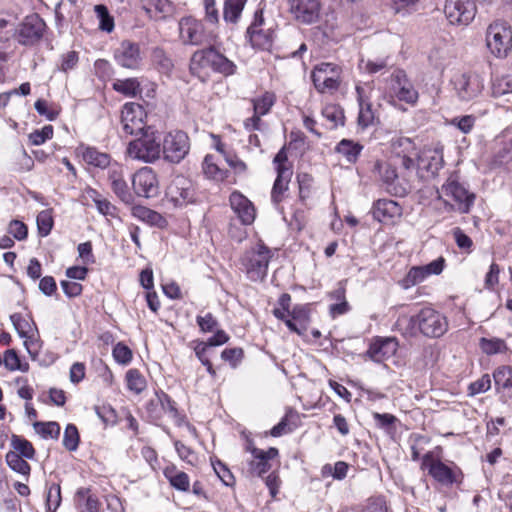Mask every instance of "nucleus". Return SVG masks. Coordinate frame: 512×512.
I'll use <instances>...</instances> for the list:
<instances>
[{"label": "nucleus", "mask_w": 512, "mask_h": 512, "mask_svg": "<svg viewBox=\"0 0 512 512\" xmlns=\"http://www.w3.org/2000/svg\"><path fill=\"white\" fill-rule=\"evenodd\" d=\"M398 348L395 337H376L369 345L366 355L374 362L381 363L384 359L393 355Z\"/></svg>", "instance_id": "4be33fe9"}, {"label": "nucleus", "mask_w": 512, "mask_h": 512, "mask_svg": "<svg viewBox=\"0 0 512 512\" xmlns=\"http://www.w3.org/2000/svg\"><path fill=\"white\" fill-rule=\"evenodd\" d=\"M62 502L60 483L46 482V512H56Z\"/></svg>", "instance_id": "e433bc0d"}, {"label": "nucleus", "mask_w": 512, "mask_h": 512, "mask_svg": "<svg viewBox=\"0 0 512 512\" xmlns=\"http://www.w3.org/2000/svg\"><path fill=\"white\" fill-rule=\"evenodd\" d=\"M487 47L498 58L506 57L512 48V30L504 21L489 25L486 33Z\"/></svg>", "instance_id": "9d476101"}, {"label": "nucleus", "mask_w": 512, "mask_h": 512, "mask_svg": "<svg viewBox=\"0 0 512 512\" xmlns=\"http://www.w3.org/2000/svg\"><path fill=\"white\" fill-rule=\"evenodd\" d=\"M131 214L136 219L152 227L163 229L168 225L166 218L162 214L142 205H134Z\"/></svg>", "instance_id": "7c9ffc66"}, {"label": "nucleus", "mask_w": 512, "mask_h": 512, "mask_svg": "<svg viewBox=\"0 0 512 512\" xmlns=\"http://www.w3.org/2000/svg\"><path fill=\"white\" fill-rule=\"evenodd\" d=\"M33 427L35 431L41 435L42 438H53L57 439L60 435V425L57 422L50 421V422H42L37 421L34 422Z\"/></svg>", "instance_id": "3c124183"}, {"label": "nucleus", "mask_w": 512, "mask_h": 512, "mask_svg": "<svg viewBox=\"0 0 512 512\" xmlns=\"http://www.w3.org/2000/svg\"><path fill=\"white\" fill-rule=\"evenodd\" d=\"M46 29L47 25L43 18L37 13H32L19 23L14 36L20 45L32 47L41 41Z\"/></svg>", "instance_id": "1a4fd4ad"}, {"label": "nucleus", "mask_w": 512, "mask_h": 512, "mask_svg": "<svg viewBox=\"0 0 512 512\" xmlns=\"http://www.w3.org/2000/svg\"><path fill=\"white\" fill-rule=\"evenodd\" d=\"M232 210L243 225H250L255 220V208L253 203L239 191H233L229 197Z\"/></svg>", "instance_id": "5701e85b"}, {"label": "nucleus", "mask_w": 512, "mask_h": 512, "mask_svg": "<svg viewBox=\"0 0 512 512\" xmlns=\"http://www.w3.org/2000/svg\"><path fill=\"white\" fill-rule=\"evenodd\" d=\"M152 58L162 73L168 74L172 71L174 64L164 49L156 47L152 51Z\"/></svg>", "instance_id": "5fc2aeb1"}, {"label": "nucleus", "mask_w": 512, "mask_h": 512, "mask_svg": "<svg viewBox=\"0 0 512 512\" xmlns=\"http://www.w3.org/2000/svg\"><path fill=\"white\" fill-rule=\"evenodd\" d=\"M291 418H298V414L292 408H288L280 421L270 429L269 435L272 437H280L286 433L292 432L293 429L289 427Z\"/></svg>", "instance_id": "a18cd8bd"}, {"label": "nucleus", "mask_w": 512, "mask_h": 512, "mask_svg": "<svg viewBox=\"0 0 512 512\" xmlns=\"http://www.w3.org/2000/svg\"><path fill=\"white\" fill-rule=\"evenodd\" d=\"M10 320L14 329L20 338L25 339L24 346L32 360L37 357V341L29 340V333L31 332V325L20 313L10 315Z\"/></svg>", "instance_id": "393cba45"}, {"label": "nucleus", "mask_w": 512, "mask_h": 512, "mask_svg": "<svg viewBox=\"0 0 512 512\" xmlns=\"http://www.w3.org/2000/svg\"><path fill=\"white\" fill-rule=\"evenodd\" d=\"M212 467L221 482L227 486L232 487L235 484V477L229 468L220 460L212 461Z\"/></svg>", "instance_id": "bf43d9fd"}, {"label": "nucleus", "mask_w": 512, "mask_h": 512, "mask_svg": "<svg viewBox=\"0 0 512 512\" xmlns=\"http://www.w3.org/2000/svg\"><path fill=\"white\" fill-rule=\"evenodd\" d=\"M421 468L427 470L428 475L442 486H459L464 480V473L456 463L446 464L435 458L432 452L423 455Z\"/></svg>", "instance_id": "7ed1b4c3"}, {"label": "nucleus", "mask_w": 512, "mask_h": 512, "mask_svg": "<svg viewBox=\"0 0 512 512\" xmlns=\"http://www.w3.org/2000/svg\"><path fill=\"white\" fill-rule=\"evenodd\" d=\"M112 355L115 361L122 365L129 364L133 357L132 350L123 342L115 344Z\"/></svg>", "instance_id": "0e129e2a"}, {"label": "nucleus", "mask_w": 512, "mask_h": 512, "mask_svg": "<svg viewBox=\"0 0 512 512\" xmlns=\"http://www.w3.org/2000/svg\"><path fill=\"white\" fill-rule=\"evenodd\" d=\"M442 191L458 203L461 213H469L475 201V194L470 192L456 178L449 177L442 185Z\"/></svg>", "instance_id": "f3484780"}, {"label": "nucleus", "mask_w": 512, "mask_h": 512, "mask_svg": "<svg viewBox=\"0 0 512 512\" xmlns=\"http://www.w3.org/2000/svg\"><path fill=\"white\" fill-rule=\"evenodd\" d=\"M362 150L363 146L351 139H342L335 147V151L341 154L350 164L357 162Z\"/></svg>", "instance_id": "2f4dec72"}, {"label": "nucleus", "mask_w": 512, "mask_h": 512, "mask_svg": "<svg viewBox=\"0 0 512 512\" xmlns=\"http://www.w3.org/2000/svg\"><path fill=\"white\" fill-rule=\"evenodd\" d=\"M479 346L483 353L486 355H496L506 353L508 346L505 340L497 337L485 338L482 337L479 341Z\"/></svg>", "instance_id": "ea45409f"}, {"label": "nucleus", "mask_w": 512, "mask_h": 512, "mask_svg": "<svg viewBox=\"0 0 512 512\" xmlns=\"http://www.w3.org/2000/svg\"><path fill=\"white\" fill-rule=\"evenodd\" d=\"M190 151V140L186 132L173 130L161 137V158L170 164H179Z\"/></svg>", "instance_id": "0eeeda50"}, {"label": "nucleus", "mask_w": 512, "mask_h": 512, "mask_svg": "<svg viewBox=\"0 0 512 512\" xmlns=\"http://www.w3.org/2000/svg\"><path fill=\"white\" fill-rule=\"evenodd\" d=\"M493 379L498 390L512 388V368L509 366H500L493 372Z\"/></svg>", "instance_id": "603ef678"}, {"label": "nucleus", "mask_w": 512, "mask_h": 512, "mask_svg": "<svg viewBox=\"0 0 512 512\" xmlns=\"http://www.w3.org/2000/svg\"><path fill=\"white\" fill-rule=\"evenodd\" d=\"M80 443V435L76 425L67 424L64 430L62 444L69 452H74L78 449Z\"/></svg>", "instance_id": "09e8293b"}, {"label": "nucleus", "mask_w": 512, "mask_h": 512, "mask_svg": "<svg viewBox=\"0 0 512 512\" xmlns=\"http://www.w3.org/2000/svg\"><path fill=\"white\" fill-rule=\"evenodd\" d=\"M166 197L174 207H183L192 203L195 199L192 181L183 175H176L166 189Z\"/></svg>", "instance_id": "ddd939ff"}, {"label": "nucleus", "mask_w": 512, "mask_h": 512, "mask_svg": "<svg viewBox=\"0 0 512 512\" xmlns=\"http://www.w3.org/2000/svg\"><path fill=\"white\" fill-rule=\"evenodd\" d=\"M208 70L228 77L236 73L237 66L210 43L207 47L196 50L189 61L190 73L199 79L203 80L202 74Z\"/></svg>", "instance_id": "f257e3e1"}, {"label": "nucleus", "mask_w": 512, "mask_h": 512, "mask_svg": "<svg viewBox=\"0 0 512 512\" xmlns=\"http://www.w3.org/2000/svg\"><path fill=\"white\" fill-rule=\"evenodd\" d=\"M247 0H225L223 7L224 21L231 24H236L244 10Z\"/></svg>", "instance_id": "f704fd0d"}, {"label": "nucleus", "mask_w": 512, "mask_h": 512, "mask_svg": "<svg viewBox=\"0 0 512 512\" xmlns=\"http://www.w3.org/2000/svg\"><path fill=\"white\" fill-rule=\"evenodd\" d=\"M2 363L9 371L28 372L29 370V364L21 361V358L15 349H8L5 351Z\"/></svg>", "instance_id": "37998d69"}, {"label": "nucleus", "mask_w": 512, "mask_h": 512, "mask_svg": "<svg viewBox=\"0 0 512 512\" xmlns=\"http://www.w3.org/2000/svg\"><path fill=\"white\" fill-rule=\"evenodd\" d=\"M279 455V450L276 447H270L267 450L260 449L253 454V460L249 462V469L251 473L262 477L271 469L269 460H272Z\"/></svg>", "instance_id": "bb28decb"}, {"label": "nucleus", "mask_w": 512, "mask_h": 512, "mask_svg": "<svg viewBox=\"0 0 512 512\" xmlns=\"http://www.w3.org/2000/svg\"><path fill=\"white\" fill-rule=\"evenodd\" d=\"M512 93V76L507 75L497 78L492 83V96L495 98L502 97Z\"/></svg>", "instance_id": "4d7b16f0"}, {"label": "nucleus", "mask_w": 512, "mask_h": 512, "mask_svg": "<svg viewBox=\"0 0 512 512\" xmlns=\"http://www.w3.org/2000/svg\"><path fill=\"white\" fill-rule=\"evenodd\" d=\"M155 395L162 410L169 413V415L175 419L176 424L181 426L185 416L179 413L176 402L162 390L156 391Z\"/></svg>", "instance_id": "72a5a7b5"}, {"label": "nucleus", "mask_w": 512, "mask_h": 512, "mask_svg": "<svg viewBox=\"0 0 512 512\" xmlns=\"http://www.w3.org/2000/svg\"><path fill=\"white\" fill-rule=\"evenodd\" d=\"M391 90L394 96L401 102L414 105L418 101V91L402 69L395 70L392 75Z\"/></svg>", "instance_id": "a211bd4d"}, {"label": "nucleus", "mask_w": 512, "mask_h": 512, "mask_svg": "<svg viewBox=\"0 0 512 512\" xmlns=\"http://www.w3.org/2000/svg\"><path fill=\"white\" fill-rule=\"evenodd\" d=\"M428 276L423 268V266H414L412 267L407 275L402 280V286L407 289L418 283L423 282Z\"/></svg>", "instance_id": "13d9d810"}, {"label": "nucleus", "mask_w": 512, "mask_h": 512, "mask_svg": "<svg viewBox=\"0 0 512 512\" xmlns=\"http://www.w3.org/2000/svg\"><path fill=\"white\" fill-rule=\"evenodd\" d=\"M512 161V137L502 141L500 148L493 156L492 163L495 166H503Z\"/></svg>", "instance_id": "8fccbe9b"}, {"label": "nucleus", "mask_w": 512, "mask_h": 512, "mask_svg": "<svg viewBox=\"0 0 512 512\" xmlns=\"http://www.w3.org/2000/svg\"><path fill=\"white\" fill-rule=\"evenodd\" d=\"M311 80L315 89L319 93H325L326 91H334L339 88L340 81L336 75H321L318 72L311 73Z\"/></svg>", "instance_id": "c9c22d12"}, {"label": "nucleus", "mask_w": 512, "mask_h": 512, "mask_svg": "<svg viewBox=\"0 0 512 512\" xmlns=\"http://www.w3.org/2000/svg\"><path fill=\"white\" fill-rule=\"evenodd\" d=\"M290 12L302 24H313L320 16V0H289Z\"/></svg>", "instance_id": "6ab92c4d"}, {"label": "nucleus", "mask_w": 512, "mask_h": 512, "mask_svg": "<svg viewBox=\"0 0 512 512\" xmlns=\"http://www.w3.org/2000/svg\"><path fill=\"white\" fill-rule=\"evenodd\" d=\"M348 472V464L344 461H338L332 467L330 464H326L322 468V475H332L336 480H342L346 477Z\"/></svg>", "instance_id": "69168bd1"}, {"label": "nucleus", "mask_w": 512, "mask_h": 512, "mask_svg": "<svg viewBox=\"0 0 512 512\" xmlns=\"http://www.w3.org/2000/svg\"><path fill=\"white\" fill-rule=\"evenodd\" d=\"M373 419L378 429L383 430L387 435H393L396 432L397 417L390 413H373Z\"/></svg>", "instance_id": "79ce46f5"}, {"label": "nucleus", "mask_w": 512, "mask_h": 512, "mask_svg": "<svg viewBox=\"0 0 512 512\" xmlns=\"http://www.w3.org/2000/svg\"><path fill=\"white\" fill-rule=\"evenodd\" d=\"M417 157V176L421 181L437 177L444 166L443 154L437 150H427L414 154Z\"/></svg>", "instance_id": "dca6fc26"}, {"label": "nucleus", "mask_w": 512, "mask_h": 512, "mask_svg": "<svg viewBox=\"0 0 512 512\" xmlns=\"http://www.w3.org/2000/svg\"><path fill=\"white\" fill-rule=\"evenodd\" d=\"M36 224L39 236L47 237L54 226L52 210L46 209L39 212L36 217Z\"/></svg>", "instance_id": "de8ad7c7"}, {"label": "nucleus", "mask_w": 512, "mask_h": 512, "mask_svg": "<svg viewBox=\"0 0 512 512\" xmlns=\"http://www.w3.org/2000/svg\"><path fill=\"white\" fill-rule=\"evenodd\" d=\"M134 193L139 197L154 198L160 193L157 174L151 167L140 168L132 177Z\"/></svg>", "instance_id": "4468645a"}, {"label": "nucleus", "mask_w": 512, "mask_h": 512, "mask_svg": "<svg viewBox=\"0 0 512 512\" xmlns=\"http://www.w3.org/2000/svg\"><path fill=\"white\" fill-rule=\"evenodd\" d=\"M287 328L299 336H303L310 323V309L308 304L295 305L283 320Z\"/></svg>", "instance_id": "412c9836"}, {"label": "nucleus", "mask_w": 512, "mask_h": 512, "mask_svg": "<svg viewBox=\"0 0 512 512\" xmlns=\"http://www.w3.org/2000/svg\"><path fill=\"white\" fill-rule=\"evenodd\" d=\"M273 254L263 242L247 250L241 258V264L247 278L253 282L263 281L267 277L268 266Z\"/></svg>", "instance_id": "39448f33"}, {"label": "nucleus", "mask_w": 512, "mask_h": 512, "mask_svg": "<svg viewBox=\"0 0 512 512\" xmlns=\"http://www.w3.org/2000/svg\"><path fill=\"white\" fill-rule=\"evenodd\" d=\"M76 152L82 157L83 161L90 166L100 169H106L110 166V154L101 152L96 147L80 144L76 148Z\"/></svg>", "instance_id": "a878e982"}, {"label": "nucleus", "mask_w": 512, "mask_h": 512, "mask_svg": "<svg viewBox=\"0 0 512 512\" xmlns=\"http://www.w3.org/2000/svg\"><path fill=\"white\" fill-rule=\"evenodd\" d=\"M297 182L299 186V199L302 203L310 197L313 178L308 173L297 174Z\"/></svg>", "instance_id": "e2e57ef3"}, {"label": "nucleus", "mask_w": 512, "mask_h": 512, "mask_svg": "<svg viewBox=\"0 0 512 512\" xmlns=\"http://www.w3.org/2000/svg\"><path fill=\"white\" fill-rule=\"evenodd\" d=\"M112 87L113 90L126 97H135L141 91L137 78L118 79L112 84Z\"/></svg>", "instance_id": "58836bf2"}, {"label": "nucleus", "mask_w": 512, "mask_h": 512, "mask_svg": "<svg viewBox=\"0 0 512 512\" xmlns=\"http://www.w3.org/2000/svg\"><path fill=\"white\" fill-rule=\"evenodd\" d=\"M409 326L417 328L419 332L428 338H439L448 330V320L444 314L432 307H423L415 315L409 318Z\"/></svg>", "instance_id": "20e7f679"}, {"label": "nucleus", "mask_w": 512, "mask_h": 512, "mask_svg": "<svg viewBox=\"0 0 512 512\" xmlns=\"http://www.w3.org/2000/svg\"><path fill=\"white\" fill-rule=\"evenodd\" d=\"M179 39L183 45L201 46L213 40L211 32L206 31L201 20L193 16H184L178 22Z\"/></svg>", "instance_id": "6e6552de"}, {"label": "nucleus", "mask_w": 512, "mask_h": 512, "mask_svg": "<svg viewBox=\"0 0 512 512\" xmlns=\"http://www.w3.org/2000/svg\"><path fill=\"white\" fill-rule=\"evenodd\" d=\"M475 0H446L444 13L451 24L468 25L476 15Z\"/></svg>", "instance_id": "2eb2a0df"}, {"label": "nucleus", "mask_w": 512, "mask_h": 512, "mask_svg": "<svg viewBox=\"0 0 512 512\" xmlns=\"http://www.w3.org/2000/svg\"><path fill=\"white\" fill-rule=\"evenodd\" d=\"M145 13L155 20L166 19L174 12V4L170 0H140Z\"/></svg>", "instance_id": "c85d7f7f"}, {"label": "nucleus", "mask_w": 512, "mask_h": 512, "mask_svg": "<svg viewBox=\"0 0 512 512\" xmlns=\"http://www.w3.org/2000/svg\"><path fill=\"white\" fill-rule=\"evenodd\" d=\"M455 96L460 102L477 100L485 88L484 78L477 72L456 73L450 80Z\"/></svg>", "instance_id": "423d86ee"}, {"label": "nucleus", "mask_w": 512, "mask_h": 512, "mask_svg": "<svg viewBox=\"0 0 512 512\" xmlns=\"http://www.w3.org/2000/svg\"><path fill=\"white\" fill-rule=\"evenodd\" d=\"M277 175L274 180L271 190V201L273 205L278 209L280 203L284 199L285 193L288 191L289 183L292 177L291 169H277Z\"/></svg>", "instance_id": "c756f323"}, {"label": "nucleus", "mask_w": 512, "mask_h": 512, "mask_svg": "<svg viewBox=\"0 0 512 512\" xmlns=\"http://www.w3.org/2000/svg\"><path fill=\"white\" fill-rule=\"evenodd\" d=\"M89 196L92 198L97 211L104 216H115L116 207L111 204L107 199L101 198L100 194L95 189H90L88 192Z\"/></svg>", "instance_id": "864d4df0"}, {"label": "nucleus", "mask_w": 512, "mask_h": 512, "mask_svg": "<svg viewBox=\"0 0 512 512\" xmlns=\"http://www.w3.org/2000/svg\"><path fill=\"white\" fill-rule=\"evenodd\" d=\"M114 59L123 68L137 69L142 60L139 44L129 40L122 41L114 50Z\"/></svg>", "instance_id": "aec40b11"}, {"label": "nucleus", "mask_w": 512, "mask_h": 512, "mask_svg": "<svg viewBox=\"0 0 512 512\" xmlns=\"http://www.w3.org/2000/svg\"><path fill=\"white\" fill-rule=\"evenodd\" d=\"M140 136L128 143L127 155L143 163H155L161 159V133L155 129H145Z\"/></svg>", "instance_id": "f03ea898"}, {"label": "nucleus", "mask_w": 512, "mask_h": 512, "mask_svg": "<svg viewBox=\"0 0 512 512\" xmlns=\"http://www.w3.org/2000/svg\"><path fill=\"white\" fill-rule=\"evenodd\" d=\"M402 207L392 199H378L373 203L371 213L378 222L387 223L402 216Z\"/></svg>", "instance_id": "b1692460"}, {"label": "nucleus", "mask_w": 512, "mask_h": 512, "mask_svg": "<svg viewBox=\"0 0 512 512\" xmlns=\"http://www.w3.org/2000/svg\"><path fill=\"white\" fill-rule=\"evenodd\" d=\"M146 111L139 103L128 102L123 105L121 111V122L123 130L127 135H138L145 129H152L145 124Z\"/></svg>", "instance_id": "f8f14e48"}, {"label": "nucleus", "mask_w": 512, "mask_h": 512, "mask_svg": "<svg viewBox=\"0 0 512 512\" xmlns=\"http://www.w3.org/2000/svg\"><path fill=\"white\" fill-rule=\"evenodd\" d=\"M94 11L99 20V29L107 33L112 32L114 30L115 23L108 8L104 4H97L94 6Z\"/></svg>", "instance_id": "49530a36"}, {"label": "nucleus", "mask_w": 512, "mask_h": 512, "mask_svg": "<svg viewBox=\"0 0 512 512\" xmlns=\"http://www.w3.org/2000/svg\"><path fill=\"white\" fill-rule=\"evenodd\" d=\"M94 410L97 416L106 426H113L117 423V412L110 404L95 406Z\"/></svg>", "instance_id": "680f3d73"}, {"label": "nucleus", "mask_w": 512, "mask_h": 512, "mask_svg": "<svg viewBox=\"0 0 512 512\" xmlns=\"http://www.w3.org/2000/svg\"><path fill=\"white\" fill-rule=\"evenodd\" d=\"M53 136V126L45 125L41 129H36L29 134V142L32 145L39 146L51 139Z\"/></svg>", "instance_id": "338daca9"}, {"label": "nucleus", "mask_w": 512, "mask_h": 512, "mask_svg": "<svg viewBox=\"0 0 512 512\" xmlns=\"http://www.w3.org/2000/svg\"><path fill=\"white\" fill-rule=\"evenodd\" d=\"M244 357V351L240 347L225 348L221 352V358L228 362L232 368H236Z\"/></svg>", "instance_id": "774afa93"}, {"label": "nucleus", "mask_w": 512, "mask_h": 512, "mask_svg": "<svg viewBox=\"0 0 512 512\" xmlns=\"http://www.w3.org/2000/svg\"><path fill=\"white\" fill-rule=\"evenodd\" d=\"M111 189L123 203L132 204L134 202V195L124 179L114 181V184L111 185Z\"/></svg>", "instance_id": "052dcab7"}, {"label": "nucleus", "mask_w": 512, "mask_h": 512, "mask_svg": "<svg viewBox=\"0 0 512 512\" xmlns=\"http://www.w3.org/2000/svg\"><path fill=\"white\" fill-rule=\"evenodd\" d=\"M164 476L174 489L181 492L189 491L190 479L187 473L178 471L176 467L173 466L165 468Z\"/></svg>", "instance_id": "473e14b6"}, {"label": "nucleus", "mask_w": 512, "mask_h": 512, "mask_svg": "<svg viewBox=\"0 0 512 512\" xmlns=\"http://www.w3.org/2000/svg\"><path fill=\"white\" fill-rule=\"evenodd\" d=\"M5 461L8 467L14 472L26 476L27 478L31 472V466L26 461L25 458H22L18 453L14 451H8L5 455Z\"/></svg>", "instance_id": "4c0bfd02"}, {"label": "nucleus", "mask_w": 512, "mask_h": 512, "mask_svg": "<svg viewBox=\"0 0 512 512\" xmlns=\"http://www.w3.org/2000/svg\"><path fill=\"white\" fill-rule=\"evenodd\" d=\"M125 378L129 391L138 395L146 389V380L138 369H129L126 372Z\"/></svg>", "instance_id": "c03bdc74"}, {"label": "nucleus", "mask_w": 512, "mask_h": 512, "mask_svg": "<svg viewBox=\"0 0 512 512\" xmlns=\"http://www.w3.org/2000/svg\"><path fill=\"white\" fill-rule=\"evenodd\" d=\"M11 446L14 452L18 453L22 458L32 460L35 457V449L30 441L13 434L11 437Z\"/></svg>", "instance_id": "a19ab883"}, {"label": "nucleus", "mask_w": 512, "mask_h": 512, "mask_svg": "<svg viewBox=\"0 0 512 512\" xmlns=\"http://www.w3.org/2000/svg\"><path fill=\"white\" fill-rule=\"evenodd\" d=\"M374 171L378 173L386 191L395 197H405L411 191V185L405 178H400L397 170L389 162L377 160Z\"/></svg>", "instance_id": "9b49d317"}, {"label": "nucleus", "mask_w": 512, "mask_h": 512, "mask_svg": "<svg viewBox=\"0 0 512 512\" xmlns=\"http://www.w3.org/2000/svg\"><path fill=\"white\" fill-rule=\"evenodd\" d=\"M274 30L272 28H258L245 32V39L253 49L270 51L274 43Z\"/></svg>", "instance_id": "cd10ccee"}, {"label": "nucleus", "mask_w": 512, "mask_h": 512, "mask_svg": "<svg viewBox=\"0 0 512 512\" xmlns=\"http://www.w3.org/2000/svg\"><path fill=\"white\" fill-rule=\"evenodd\" d=\"M275 103V95L271 92H265L259 98L253 101V108L256 114L266 115Z\"/></svg>", "instance_id": "6e6d98bb"}]
</instances>
